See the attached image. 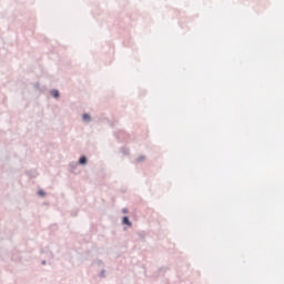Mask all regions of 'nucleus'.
<instances>
[{
  "mask_svg": "<svg viewBox=\"0 0 284 284\" xmlns=\"http://www.w3.org/2000/svg\"><path fill=\"white\" fill-rule=\"evenodd\" d=\"M92 265H97L99 270H102L105 267V263L102 262V260L100 258L93 260Z\"/></svg>",
  "mask_w": 284,
  "mask_h": 284,
  "instance_id": "nucleus-1",
  "label": "nucleus"
},
{
  "mask_svg": "<svg viewBox=\"0 0 284 284\" xmlns=\"http://www.w3.org/2000/svg\"><path fill=\"white\" fill-rule=\"evenodd\" d=\"M138 239L139 241H142L143 243H145V239L148 236V234L145 233V231H138L136 232Z\"/></svg>",
  "mask_w": 284,
  "mask_h": 284,
  "instance_id": "nucleus-2",
  "label": "nucleus"
},
{
  "mask_svg": "<svg viewBox=\"0 0 284 284\" xmlns=\"http://www.w3.org/2000/svg\"><path fill=\"white\" fill-rule=\"evenodd\" d=\"M122 225H126L128 227H132V221H130V216L124 215L122 217Z\"/></svg>",
  "mask_w": 284,
  "mask_h": 284,
  "instance_id": "nucleus-3",
  "label": "nucleus"
},
{
  "mask_svg": "<svg viewBox=\"0 0 284 284\" xmlns=\"http://www.w3.org/2000/svg\"><path fill=\"white\" fill-rule=\"evenodd\" d=\"M27 176H29V179H37V176H39V173H37V170H29L27 171Z\"/></svg>",
  "mask_w": 284,
  "mask_h": 284,
  "instance_id": "nucleus-4",
  "label": "nucleus"
},
{
  "mask_svg": "<svg viewBox=\"0 0 284 284\" xmlns=\"http://www.w3.org/2000/svg\"><path fill=\"white\" fill-rule=\"evenodd\" d=\"M50 94H51V97H52L53 99H60V97H61V92H59L58 89H52V90L50 91Z\"/></svg>",
  "mask_w": 284,
  "mask_h": 284,
  "instance_id": "nucleus-5",
  "label": "nucleus"
},
{
  "mask_svg": "<svg viewBox=\"0 0 284 284\" xmlns=\"http://www.w3.org/2000/svg\"><path fill=\"white\" fill-rule=\"evenodd\" d=\"M79 165H88V156L81 155L78 161Z\"/></svg>",
  "mask_w": 284,
  "mask_h": 284,
  "instance_id": "nucleus-6",
  "label": "nucleus"
},
{
  "mask_svg": "<svg viewBox=\"0 0 284 284\" xmlns=\"http://www.w3.org/2000/svg\"><path fill=\"white\" fill-rule=\"evenodd\" d=\"M82 121L84 123H90V121H92V116L90 115V113H83L82 114Z\"/></svg>",
  "mask_w": 284,
  "mask_h": 284,
  "instance_id": "nucleus-7",
  "label": "nucleus"
},
{
  "mask_svg": "<svg viewBox=\"0 0 284 284\" xmlns=\"http://www.w3.org/2000/svg\"><path fill=\"white\" fill-rule=\"evenodd\" d=\"M121 154H124V156H128V154H130V149L122 146L120 149Z\"/></svg>",
  "mask_w": 284,
  "mask_h": 284,
  "instance_id": "nucleus-8",
  "label": "nucleus"
},
{
  "mask_svg": "<svg viewBox=\"0 0 284 284\" xmlns=\"http://www.w3.org/2000/svg\"><path fill=\"white\" fill-rule=\"evenodd\" d=\"M106 275H105V267L104 268H101L100 273H99V278H105Z\"/></svg>",
  "mask_w": 284,
  "mask_h": 284,
  "instance_id": "nucleus-9",
  "label": "nucleus"
},
{
  "mask_svg": "<svg viewBox=\"0 0 284 284\" xmlns=\"http://www.w3.org/2000/svg\"><path fill=\"white\" fill-rule=\"evenodd\" d=\"M143 161H145L144 155H140V156L136 158V163H143Z\"/></svg>",
  "mask_w": 284,
  "mask_h": 284,
  "instance_id": "nucleus-10",
  "label": "nucleus"
},
{
  "mask_svg": "<svg viewBox=\"0 0 284 284\" xmlns=\"http://www.w3.org/2000/svg\"><path fill=\"white\" fill-rule=\"evenodd\" d=\"M38 195H39V196H45V191L39 190V191H38Z\"/></svg>",
  "mask_w": 284,
  "mask_h": 284,
  "instance_id": "nucleus-11",
  "label": "nucleus"
},
{
  "mask_svg": "<svg viewBox=\"0 0 284 284\" xmlns=\"http://www.w3.org/2000/svg\"><path fill=\"white\" fill-rule=\"evenodd\" d=\"M47 263H48V261H45V260L41 261V265H47Z\"/></svg>",
  "mask_w": 284,
  "mask_h": 284,
  "instance_id": "nucleus-12",
  "label": "nucleus"
},
{
  "mask_svg": "<svg viewBox=\"0 0 284 284\" xmlns=\"http://www.w3.org/2000/svg\"><path fill=\"white\" fill-rule=\"evenodd\" d=\"M123 214H128V209H122Z\"/></svg>",
  "mask_w": 284,
  "mask_h": 284,
  "instance_id": "nucleus-13",
  "label": "nucleus"
},
{
  "mask_svg": "<svg viewBox=\"0 0 284 284\" xmlns=\"http://www.w3.org/2000/svg\"><path fill=\"white\" fill-rule=\"evenodd\" d=\"M34 88H37V89L39 90V82H37V83L34 84Z\"/></svg>",
  "mask_w": 284,
  "mask_h": 284,
  "instance_id": "nucleus-14",
  "label": "nucleus"
},
{
  "mask_svg": "<svg viewBox=\"0 0 284 284\" xmlns=\"http://www.w3.org/2000/svg\"><path fill=\"white\" fill-rule=\"evenodd\" d=\"M50 254H51V257L53 258L54 257V253L51 252Z\"/></svg>",
  "mask_w": 284,
  "mask_h": 284,
  "instance_id": "nucleus-15",
  "label": "nucleus"
},
{
  "mask_svg": "<svg viewBox=\"0 0 284 284\" xmlns=\"http://www.w3.org/2000/svg\"><path fill=\"white\" fill-rule=\"evenodd\" d=\"M163 271V267L160 268V272Z\"/></svg>",
  "mask_w": 284,
  "mask_h": 284,
  "instance_id": "nucleus-16",
  "label": "nucleus"
}]
</instances>
